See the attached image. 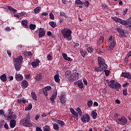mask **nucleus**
<instances>
[{"mask_svg":"<svg viewBox=\"0 0 131 131\" xmlns=\"http://www.w3.org/2000/svg\"><path fill=\"white\" fill-rule=\"evenodd\" d=\"M87 105L89 107H92V106H93V101L90 100L88 101Z\"/></svg>","mask_w":131,"mask_h":131,"instance_id":"5fc2aeb1","label":"nucleus"},{"mask_svg":"<svg viewBox=\"0 0 131 131\" xmlns=\"http://www.w3.org/2000/svg\"><path fill=\"white\" fill-rule=\"evenodd\" d=\"M122 77H124V78H128V79H131V74L129 72L128 73H122Z\"/></svg>","mask_w":131,"mask_h":131,"instance_id":"f8f14e48","label":"nucleus"},{"mask_svg":"<svg viewBox=\"0 0 131 131\" xmlns=\"http://www.w3.org/2000/svg\"><path fill=\"white\" fill-rule=\"evenodd\" d=\"M71 75V71L69 70H67L65 72L64 75L67 78H69L70 77V75Z\"/></svg>","mask_w":131,"mask_h":131,"instance_id":"c756f323","label":"nucleus"},{"mask_svg":"<svg viewBox=\"0 0 131 131\" xmlns=\"http://www.w3.org/2000/svg\"><path fill=\"white\" fill-rule=\"evenodd\" d=\"M113 38V36L112 35L110 36V38L108 40V41H109L110 42H111V41H112V39Z\"/></svg>","mask_w":131,"mask_h":131,"instance_id":"e2e57ef3","label":"nucleus"},{"mask_svg":"<svg viewBox=\"0 0 131 131\" xmlns=\"http://www.w3.org/2000/svg\"><path fill=\"white\" fill-rule=\"evenodd\" d=\"M23 61V57H22V56H19L16 58H13L14 63L22 64Z\"/></svg>","mask_w":131,"mask_h":131,"instance_id":"1a4fd4ad","label":"nucleus"},{"mask_svg":"<svg viewBox=\"0 0 131 131\" xmlns=\"http://www.w3.org/2000/svg\"><path fill=\"white\" fill-rule=\"evenodd\" d=\"M41 10V8H40V7H36L34 9V14H38V13H39V12H40Z\"/></svg>","mask_w":131,"mask_h":131,"instance_id":"cd10ccee","label":"nucleus"},{"mask_svg":"<svg viewBox=\"0 0 131 131\" xmlns=\"http://www.w3.org/2000/svg\"><path fill=\"white\" fill-rule=\"evenodd\" d=\"M80 53L81 54V56L83 57V58H84V57H85V55H86V52L83 49L80 50Z\"/></svg>","mask_w":131,"mask_h":131,"instance_id":"c9c22d12","label":"nucleus"},{"mask_svg":"<svg viewBox=\"0 0 131 131\" xmlns=\"http://www.w3.org/2000/svg\"><path fill=\"white\" fill-rule=\"evenodd\" d=\"M24 55L25 57H29L30 56H32V53L30 51H26L24 52Z\"/></svg>","mask_w":131,"mask_h":131,"instance_id":"473e14b6","label":"nucleus"},{"mask_svg":"<svg viewBox=\"0 0 131 131\" xmlns=\"http://www.w3.org/2000/svg\"><path fill=\"white\" fill-rule=\"evenodd\" d=\"M104 41V37L103 36H100L99 40L98 41L99 45H102V42Z\"/></svg>","mask_w":131,"mask_h":131,"instance_id":"ea45409f","label":"nucleus"},{"mask_svg":"<svg viewBox=\"0 0 131 131\" xmlns=\"http://www.w3.org/2000/svg\"><path fill=\"white\" fill-rule=\"evenodd\" d=\"M60 103H61V104H64V103H66V95H65L63 93H62L61 95L60 96Z\"/></svg>","mask_w":131,"mask_h":131,"instance_id":"ddd939ff","label":"nucleus"},{"mask_svg":"<svg viewBox=\"0 0 131 131\" xmlns=\"http://www.w3.org/2000/svg\"><path fill=\"white\" fill-rule=\"evenodd\" d=\"M123 95L124 96H127V89L124 88L123 89Z\"/></svg>","mask_w":131,"mask_h":131,"instance_id":"49530a36","label":"nucleus"},{"mask_svg":"<svg viewBox=\"0 0 131 131\" xmlns=\"http://www.w3.org/2000/svg\"><path fill=\"white\" fill-rule=\"evenodd\" d=\"M114 83H115V80H112L110 81V83L108 84V85L111 89H114Z\"/></svg>","mask_w":131,"mask_h":131,"instance_id":"b1692460","label":"nucleus"},{"mask_svg":"<svg viewBox=\"0 0 131 131\" xmlns=\"http://www.w3.org/2000/svg\"><path fill=\"white\" fill-rule=\"evenodd\" d=\"M14 17H16V18H17V19H19L20 18V14H19V13L13 15Z\"/></svg>","mask_w":131,"mask_h":131,"instance_id":"680f3d73","label":"nucleus"},{"mask_svg":"<svg viewBox=\"0 0 131 131\" xmlns=\"http://www.w3.org/2000/svg\"><path fill=\"white\" fill-rule=\"evenodd\" d=\"M91 115L93 119H96V118H97V116H98V113H97V112L93 111L92 112Z\"/></svg>","mask_w":131,"mask_h":131,"instance_id":"2f4dec72","label":"nucleus"},{"mask_svg":"<svg viewBox=\"0 0 131 131\" xmlns=\"http://www.w3.org/2000/svg\"><path fill=\"white\" fill-rule=\"evenodd\" d=\"M14 66L16 71H19L21 69V63H14Z\"/></svg>","mask_w":131,"mask_h":131,"instance_id":"6ab92c4d","label":"nucleus"},{"mask_svg":"<svg viewBox=\"0 0 131 131\" xmlns=\"http://www.w3.org/2000/svg\"><path fill=\"white\" fill-rule=\"evenodd\" d=\"M39 60L37 59L36 61H33L31 63V65L33 67V68H35V67H37V66H39Z\"/></svg>","mask_w":131,"mask_h":131,"instance_id":"f3484780","label":"nucleus"},{"mask_svg":"<svg viewBox=\"0 0 131 131\" xmlns=\"http://www.w3.org/2000/svg\"><path fill=\"white\" fill-rule=\"evenodd\" d=\"M0 79L3 81V82H6V81H7V75H6V74H3L2 75H1L0 76Z\"/></svg>","mask_w":131,"mask_h":131,"instance_id":"5701e85b","label":"nucleus"},{"mask_svg":"<svg viewBox=\"0 0 131 131\" xmlns=\"http://www.w3.org/2000/svg\"><path fill=\"white\" fill-rule=\"evenodd\" d=\"M53 128L55 130H58V129H59V125H58V124H54Z\"/></svg>","mask_w":131,"mask_h":131,"instance_id":"09e8293b","label":"nucleus"},{"mask_svg":"<svg viewBox=\"0 0 131 131\" xmlns=\"http://www.w3.org/2000/svg\"><path fill=\"white\" fill-rule=\"evenodd\" d=\"M60 16L61 17H64L65 18H68V16L66 15V13L63 12L62 11L60 12Z\"/></svg>","mask_w":131,"mask_h":131,"instance_id":"c03bdc74","label":"nucleus"},{"mask_svg":"<svg viewBox=\"0 0 131 131\" xmlns=\"http://www.w3.org/2000/svg\"><path fill=\"white\" fill-rule=\"evenodd\" d=\"M116 45V41L114 40V39H113L112 42H111L110 45L108 46L109 51L111 50H113V49H114V47H115Z\"/></svg>","mask_w":131,"mask_h":131,"instance_id":"dca6fc26","label":"nucleus"},{"mask_svg":"<svg viewBox=\"0 0 131 131\" xmlns=\"http://www.w3.org/2000/svg\"><path fill=\"white\" fill-rule=\"evenodd\" d=\"M49 24L52 28H55L57 26V23L55 21H50Z\"/></svg>","mask_w":131,"mask_h":131,"instance_id":"7c9ffc66","label":"nucleus"},{"mask_svg":"<svg viewBox=\"0 0 131 131\" xmlns=\"http://www.w3.org/2000/svg\"><path fill=\"white\" fill-rule=\"evenodd\" d=\"M10 126L11 128H14L16 126V120H11L10 122Z\"/></svg>","mask_w":131,"mask_h":131,"instance_id":"412c9836","label":"nucleus"},{"mask_svg":"<svg viewBox=\"0 0 131 131\" xmlns=\"http://www.w3.org/2000/svg\"><path fill=\"white\" fill-rule=\"evenodd\" d=\"M70 111L71 112L72 114H73L74 116H76V117H78V113L76 112L74 109L73 108H71Z\"/></svg>","mask_w":131,"mask_h":131,"instance_id":"bb28decb","label":"nucleus"},{"mask_svg":"<svg viewBox=\"0 0 131 131\" xmlns=\"http://www.w3.org/2000/svg\"><path fill=\"white\" fill-rule=\"evenodd\" d=\"M98 64L101 65L102 64H105V59L101 57H98Z\"/></svg>","mask_w":131,"mask_h":131,"instance_id":"aec40b11","label":"nucleus"},{"mask_svg":"<svg viewBox=\"0 0 131 131\" xmlns=\"http://www.w3.org/2000/svg\"><path fill=\"white\" fill-rule=\"evenodd\" d=\"M55 122L60 126H64V125H65V122L61 120L56 119L55 120Z\"/></svg>","mask_w":131,"mask_h":131,"instance_id":"4be33fe9","label":"nucleus"},{"mask_svg":"<svg viewBox=\"0 0 131 131\" xmlns=\"http://www.w3.org/2000/svg\"><path fill=\"white\" fill-rule=\"evenodd\" d=\"M76 110L78 112L80 116H81L82 115V111H81V110H80V108L77 107Z\"/></svg>","mask_w":131,"mask_h":131,"instance_id":"a19ab883","label":"nucleus"},{"mask_svg":"<svg viewBox=\"0 0 131 131\" xmlns=\"http://www.w3.org/2000/svg\"><path fill=\"white\" fill-rule=\"evenodd\" d=\"M21 24L24 26H26V27H27V26H28V25H27V20H22Z\"/></svg>","mask_w":131,"mask_h":131,"instance_id":"a18cd8bd","label":"nucleus"},{"mask_svg":"<svg viewBox=\"0 0 131 131\" xmlns=\"http://www.w3.org/2000/svg\"><path fill=\"white\" fill-rule=\"evenodd\" d=\"M21 86L22 88L26 89V88L28 86V81L26 80H23L21 82Z\"/></svg>","mask_w":131,"mask_h":131,"instance_id":"a211bd4d","label":"nucleus"},{"mask_svg":"<svg viewBox=\"0 0 131 131\" xmlns=\"http://www.w3.org/2000/svg\"><path fill=\"white\" fill-rule=\"evenodd\" d=\"M43 130L44 131H50V128H49V127L45 126L43 128Z\"/></svg>","mask_w":131,"mask_h":131,"instance_id":"774afa93","label":"nucleus"},{"mask_svg":"<svg viewBox=\"0 0 131 131\" xmlns=\"http://www.w3.org/2000/svg\"><path fill=\"white\" fill-rule=\"evenodd\" d=\"M62 57L64 60L67 59V54L66 53H62Z\"/></svg>","mask_w":131,"mask_h":131,"instance_id":"bf43d9fd","label":"nucleus"},{"mask_svg":"<svg viewBox=\"0 0 131 131\" xmlns=\"http://www.w3.org/2000/svg\"><path fill=\"white\" fill-rule=\"evenodd\" d=\"M128 11V9L127 8H126L125 10L123 12V16H125V14H126V13H127Z\"/></svg>","mask_w":131,"mask_h":131,"instance_id":"0e129e2a","label":"nucleus"},{"mask_svg":"<svg viewBox=\"0 0 131 131\" xmlns=\"http://www.w3.org/2000/svg\"><path fill=\"white\" fill-rule=\"evenodd\" d=\"M32 109V104L31 103H30L29 104V105L28 106V107L27 108H25L26 111H30V110Z\"/></svg>","mask_w":131,"mask_h":131,"instance_id":"37998d69","label":"nucleus"},{"mask_svg":"<svg viewBox=\"0 0 131 131\" xmlns=\"http://www.w3.org/2000/svg\"><path fill=\"white\" fill-rule=\"evenodd\" d=\"M31 96H32V98L33 99V100H34V101L37 100V96H36V94H35V93L32 92Z\"/></svg>","mask_w":131,"mask_h":131,"instance_id":"4c0bfd02","label":"nucleus"},{"mask_svg":"<svg viewBox=\"0 0 131 131\" xmlns=\"http://www.w3.org/2000/svg\"><path fill=\"white\" fill-rule=\"evenodd\" d=\"M83 4L85 7H89V6H90V3H89V1H85V2H84Z\"/></svg>","mask_w":131,"mask_h":131,"instance_id":"6e6d98bb","label":"nucleus"},{"mask_svg":"<svg viewBox=\"0 0 131 131\" xmlns=\"http://www.w3.org/2000/svg\"><path fill=\"white\" fill-rule=\"evenodd\" d=\"M50 18L51 19V20H54L55 19V16H54V14L53 13L51 12L49 14Z\"/></svg>","mask_w":131,"mask_h":131,"instance_id":"864d4df0","label":"nucleus"},{"mask_svg":"<svg viewBox=\"0 0 131 131\" xmlns=\"http://www.w3.org/2000/svg\"><path fill=\"white\" fill-rule=\"evenodd\" d=\"M75 4L76 5H81V6L83 5V3L80 0H76Z\"/></svg>","mask_w":131,"mask_h":131,"instance_id":"8fccbe9b","label":"nucleus"},{"mask_svg":"<svg viewBox=\"0 0 131 131\" xmlns=\"http://www.w3.org/2000/svg\"><path fill=\"white\" fill-rule=\"evenodd\" d=\"M124 61L125 62V63H128V57H125L124 59Z\"/></svg>","mask_w":131,"mask_h":131,"instance_id":"338daca9","label":"nucleus"},{"mask_svg":"<svg viewBox=\"0 0 131 131\" xmlns=\"http://www.w3.org/2000/svg\"><path fill=\"white\" fill-rule=\"evenodd\" d=\"M117 31L118 32L120 37H123V36L125 35V32H124V30L121 28H117Z\"/></svg>","mask_w":131,"mask_h":131,"instance_id":"9d476101","label":"nucleus"},{"mask_svg":"<svg viewBox=\"0 0 131 131\" xmlns=\"http://www.w3.org/2000/svg\"><path fill=\"white\" fill-rule=\"evenodd\" d=\"M49 14L47 12H43L42 13V15L41 16V19H43V20H46V18H43V16H48Z\"/></svg>","mask_w":131,"mask_h":131,"instance_id":"603ef678","label":"nucleus"},{"mask_svg":"<svg viewBox=\"0 0 131 131\" xmlns=\"http://www.w3.org/2000/svg\"><path fill=\"white\" fill-rule=\"evenodd\" d=\"M61 34L63 35L64 38H67L68 41L72 39L71 34H72V30L69 29H63L61 30Z\"/></svg>","mask_w":131,"mask_h":131,"instance_id":"f257e3e1","label":"nucleus"},{"mask_svg":"<svg viewBox=\"0 0 131 131\" xmlns=\"http://www.w3.org/2000/svg\"><path fill=\"white\" fill-rule=\"evenodd\" d=\"M54 80L56 81V82H60L59 74H56L54 76Z\"/></svg>","mask_w":131,"mask_h":131,"instance_id":"72a5a7b5","label":"nucleus"},{"mask_svg":"<svg viewBox=\"0 0 131 131\" xmlns=\"http://www.w3.org/2000/svg\"><path fill=\"white\" fill-rule=\"evenodd\" d=\"M35 79L36 81H40V80L42 79V76H41V74H37L35 77Z\"/></svg>","mask_w":131,"mask_h":131,"instance_id":"393cba45","label":"nucleus"},{"mask_svg":"<svg viewBox=\"0 0 131 131\" xmlns=\"http://www.w3.org/2000/svg\"><path fill=\"white\" fill-rule=\"evenodd\" d=\"M78 86L79 89H82V88H83V83L82 80H79L78 81Z\"/></svg>","mask_w":131,"mask_h":131,"instance_id":"f704fd0d","label":"nucleus"},{"mask_svg":"<svg viewBox=\"0 0 131 131\" xmlns=\"http://www.w3.org/2000/svg\"><path fill=\"white\" fill-rule=\"evenodd\" d=\"M43 89L48 92V91H51V90H52V87L51 86H47L45 87Z\"/></svg>","mask_w":131,"mask_h":131,"instance_id":"3c124183","label":"nucleus"},{"mask_svg":"<svg viewBox=\"0 0 131 131\" xmlns=\"http://www.w3.org/2000/svg\"><path fill=\"white\" fill-rule=\"evenodd\" d=\"M47 58H48V61H51V60H52V56L50 54L48 55L47 56Z\"/></svg>","mask_w":131,"mask_h":131,"instance_id":"69168bd1","label":"nucleus"},{"mask_svg":"<svg viewBox=\"0 0 131 131\" xmlns=\"http://www.w3.org/2000/svg\"><path fill=\"white\" fill-rule=\"evenodd\" d=\"M23 75L20 74H15V79L17 81H21L23 80Z\"/></svg>","mask_w":131,"mask_h":131,"instance_id":"4468645a","label":"nucleus"},{"mask_svg":"<svg viewBox=\"0 0 131 131\" xmlns=\"http://www.w3.org/2000/svg\"><path fill=\"white\" fill-rule=\"evenodd\" d=\"M108 68V66L106 63H102L101 64H99V66L98 67V69L97 68L95 69L96 71H97L99 72V71H104V70H106Z\"/></svg>","mask_w":131,"mask_h":131,"instance_id":"0eeeda50","label":"nucleus"},{"mask_svg":"<svg viewBox=\"0 0 131 131\" xmlns=\"http://www.w3.org/2000/svg\"><path fill=\"white\" fill-rule=\"evenodd\" d=\"M104 72H105V74L106 75V76H108V75L110 74V72H109V71L108 70H104Z\"/></svg>","mask_w":131,"mask_h":131,"instance_id":"13d9d810","label":"nucleus"},{"mask_svg":"<svg viewBox=\"0 0 131 131\" xmlns=\"http://www.w3.org/2000/svg\"><path fill=\"white\" fill-rule=\"evenodd\" d=\"M79 77V74H78V73L75 72L74 73L71 74L70 77L69 78V81L70 82L76 81V80H78Z\"/></svg>","mask_w":131,"mask_h":131,"instance_id":"39448f33","label":"nucleus"},{"mask_svg":"<svg viewBox=\"0 0 131 131\" xmlns=\"http://www.w3.org/2000/svg\"><path fill=\"white\" fill-rule=\"evenodd\" d=\"M119 116H120V115L118 113H116L114 114V117L115 118H118V117H119Z\"/></svg>","mask_w":131,"mask_h":131,"instance_id":"052dcab7","label":"nucleus"},{"mask_svg":"<svg viewBox=\"0 0 131 131\" xmlns=\"http://www.w3.org/2000/svg\"><path fill=\"white\" fill-rule=\"evenodd\" d=\"M45 35H46V31L45 30V29L40 28L39 29V33H38L39 38H41V37L45 36Z\"/></svg>","mask_w":131,"mask_h":131,"instance_id":"9b49d317","label":"nucleus"},{"mask_svg":"<svg viewBox=\"0 0 131 131\" xmlns=\"http://www.w3.org/2000/svg\"><path fill=\"white\" fill-rule=\"evenodd\" d=\"M81 120L82 122L85 123L86 122H89L91 120V117L89 114H86L82 116Z\"/></svg>","mask_w":131,"mask_h":131,"instance_id":"6e6552de","label":"nucleus"},{"mask_svg":"<svg viewBox=\"0 0 131 131\" xmlns=\"http://www.w3.org/2000/svg\"><path fill=\"white\" fill-rule=\"evenodd\" d=\"M116 122L120 125H125L127 123V119L124 116H121V118L116 119Z\"/></svg>","mask_w":131,"mask_h":131,"instance_id":"20e7f679","label":"nucleus"},{"mask_svg":"<svg viewBox=\"0 0 131 131\" xmlns=\"http://www.w3.org/2000/svg\"><path fill=\"white\" fill-rule=\"evenodd\" d=\"M57 91H54V93L52 94V95L50 97V101L51 102H52V103L55 102V100L56 98H57Z\"/></svg>","mask_w":131,"mask_h":131,"instance_id":"2eb2a0df","label":"nucleus"},{"mask_svg":"<svg viewBox=\"0 0 131 131\" xmlns=\"http://www.w3.org/2000/svg\"><path fill=\"white\" fill-rule=\"evenodd\" d=\"M18 14H19L20 17H23V16L26 14V12L25 11H23L20 13H18Z\"/></svg>","mask_w":131,"mask_h":131,"instance_id":"4d7b16f0","label":"nucleus"},{"mask_svg":"<svg viewBox=\"0 0 131 131\" xmlns=\"http://www.w3.org/2000/svg\"><path fill=\"white\" fill-rule=\"evenodd\" d=\"M29 28L31 30H34L36 28V25L31 24L30 25Z\"/></svg>","mask_w":131,"mask_h":131,"instance_id":"79ce46f5","label":"nucleus"},{"mask_svg":"<svg viewBox=\"0 0 131 131\" xmlns=\"http://www.w3.org/2000/svg\"><path fill=\"white\" fill-rule=\"evenodd\" d=\"M39 92L40 93H43V94L45 96V97L48 96V91H47L45 89H44V88L40 90Z\"/></svg>","mask_w":131,"mask_h":131,"instance_id":"c85d7f7f","label":"nucleus"},{"mask_svg":"<svg viewBox=\"0 0 131 131\" xmlns=\"http://www.w3.org/2000/svg\"><path fill=\"white\" fill-rule=\"evenodd\" d=\"M13 113H14V112L11 111H9L7 120H16V119H17V117H18V116L15 114H13Z\"/></svg>","mask_w":131,"mask_h":131,"instance_id":"423d86ee","label":"nucleus"},{"mask_svg":"<svg viewBox=\"0 0 131 131\" xmlns=\"http://www.w3.org/2000/svg\"><path fill=\"white\" fill-rule=\"evenodd\" d=\"M88 52V53H90V54H92V53H93V52H94V49H93V48L92 47H89L87 49Z\"/></svg>","mask_w":131,"mask_h":131,"instance_id":"de8ad7c7","label":"nucleus"},{"mask_svg":"<svg viewBox=\"0 0 131 131\" xmlns=\"http://www.w3.org/2000/svg\"><path fill=\"white\" fill-rule=\"evenodd\" d=\"M20 123L27 127L32 126V124L30 122V114L29 113L27 114L26 118L20 120Z\"/></svg>","mask_w":131,"mask_h":131,"instance_id":"f03ea898","label":"nucleus"},{"mask_svg":"<svg viewBox=\"0 0 131 131\" xmlns=\"http://www.w3.org/2000/svg\"><path fill=\"white\" fill-rule=\"evenodd\" d=\"M119 23H120V24H121L122 25L126 26L127 28H129L130 29H131V16L126 20L120 18Z\"/></svg>","mask_w":131,"mask_h":131,"instance_id":"7ed1b4c3","label":"nucleus"},{"mask_svg":"<svg viewBox=\"0 0 131 131\" xmlns=\"http://www.w3.org/2000/svg\"><path fill=\"white\" fill-rule=\"evenodd\" d=\"M121 88V84H120L119 83H116V84H114V89L117 90V91L118 92L119 91V89Z\"/></svg>","mask_w":131,"mask_h":131,"instance_id":"a878e982","label":"nucleus"},{"mask_svg":"<svg viewBox=\"0 0 131 131\" xmlns=\"http://www.w3.org/2000/svg\"><path fill=\"white\" fill-rule=\"evenodd\" d=\"M7 8L9 10V11H11V12H17V10L11 6H7Z\"/></svg>","mask_w":131,"mask_h":131,"instance_id":"58836bf2","label":"nucleus"},{"mask_svg":"<svg viewBox=\"0 0 131 131\" xmlns=\"http://www.w3.org/2000/svg\"><path fill=\"white\" fill-rule=\"evenodd\" d=\"M112 19H113V20L115 21V22H117L118 23H119L121 18L117 17L112 16Z\"/></svg>","mask_w":131,"mask_h":131,"instance_id":"e433bc0d","label":"nucleus"}]
</instances>
